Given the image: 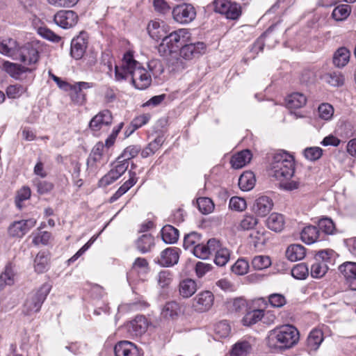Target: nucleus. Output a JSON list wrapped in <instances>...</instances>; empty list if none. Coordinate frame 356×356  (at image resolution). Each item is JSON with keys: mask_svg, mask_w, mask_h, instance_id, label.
<instances>
[{"mask_svg": "<svg viewBox=\"0 0 356 356\" xmlns=\"http://www.w3.org/2000/svg\"><path fill=\"white\" fill-rule=\"evenodd\" d=\"M257 219L252 215H246L240 221L237 229L238 230H249L255 227L257 224Z\"/></svg>", "mask_w": 356, "mask_h": 356, "instance_id": "obj_54", "label": "nucleus"}, {"mask_svg": "<svg viewBox=\"0 0 356 356\" xmlns=\"http://www.w3.org/2000/svg\"><path fill=\"white\" fill-rule=\"evenodd\" d=\"M78 15L73 10H60L54 15V22L63 29H70L78 22Z\"/></svg>", "mask_w": 356, "mask_h": 356, "instance_id": "obj_15", "label": "nucleus"}, {"mask_svg": "<svg viewBox=\"0 0 356 356\" xmlns=\"http://www.w3.org/2000/svg\"><path fill=\"white\" fill-rule=\"evenodd\" d=\"M332 251L323 250L318 251L313 258V277H322L327 271V263L331 261Z\"/></svg>", "mask_w": 356, "mask_h": 356, "instance_id": "obj_8", "label": "nucleus"}, {"mask_svg": "<svg viewBox=\"0 0 356 356\" xmlns=\"http://www.w3.org/2000/svg\"><path fill=\"white\" fill-rule=\"evenodd\" d=\"M147 67L149 70L148 72L154 78L159 77L164 71V67L161 61L156 58H153L148 61Z\"/></svg>", "mask_w": 356, "mask_h": 356, "instance_id": "obj_46", "label": "nucleus"}, {"mask_svg": "<svg viewBox=\"0 0 356 356\" xmlns=\"http://www.w3.org/2000/svg\"><path fill=\"white\" fill-rule=\"evenodd\" d=\"M216 245H218V240L211 238L207 241V244H200V243L193 247V252L196 257L206 259L209 258L211 254H213V252L215 250Z\"/></svg>", "mask_w": 356, "mask_h": 356, "instance_id": "obj_23", "label": "nucleus"}, {"mask_svg": "<svg viewBox=\"0 0 356 356\" xmlns=\"http://www.w3.org/2000/svg\"><path fill=\"white\" fill-rule=\"evenodd\" d=\"M51 289L50 284L44 283L37 291L30 294L24 304L22 312L25 315H32L39 312Z\"/></svg>", "mask_w": 356, "mask_h": 356, "instance_id": "obj_6", "label": "nucleus"}, {"mask_svg": "<svg viewBox=\"0 0 356 356\" xmlns=\"http://www.w3.org/2000/svg\"><path fill=\"white\" fill-rule=\"evenodd\" d=\"M131 77V82L136 88L145 90L152 83L151 74L144 68L140 63L134 60L130 52L124 54L120 66L115 67V78L121 81Z\"/></svg>", "mask_w": 356, "mask_h": 356, "instance_id": "obj_1", "label": "nucleus"}, {"mask_svg": "<svg viewBox=\"0 0 356 356\" xmlns=\"http://www.w3.org/2000/svg\"><path fill=\"white\" fill-rule=\"evenodd\" d=\"M140 150V147L138 145H129L124 149L122 154L118 157V160L129 162L128 161L136 157Z\"/></svg>", "mask_w": 356, "mask_h": 356, "instance_id": "obj_50", "label": "nucleus"}, {"mask_svg": "<svg viewBox=\"0 0 356 356\" xmlns=\"http://www.w3.org/2000/svg\"><path fill=\"white\" fill-rule=\"evenodd\" d=\"M161 237L167 244L175 243L179 238V230L170 225H166L161 229Z\"/></svg>", "mask_w": 356, "mask_h": 356, "instance_id": "obj_39", "label": "nucleus"}, {"mask_svg": "<svg viewBox=\"0 0 356 356\" xmlns=\"http://www.w3.org/2000/svg\"><path fill=\"white\" fill-rule=\"evenodd\" d=\"M212 268L211 265L199 261L195 265V273L198 277H202Z\"/></svg>", "mask_w": 356, "mask_h": 356, "instance_id": "obj_62", "label": "nucleus"}, {"mask_svg": "<svg viewBox=\"0 0 356 356\" xmlns=\"http://www.w3.org/2000/svg\"><path fill=\"white\" fill-rule=\"evenodd\" d=\"M206 45L204 42H198L183 44L179 49V57H175L176 61L173 63L177 70H181L187 67L186 61H189L202 54L205 51Z\"/></svg>", "mask_w": 356, "mask_h": 356, "instance_id": "obj_5", "label": "nucleus"}, {"mask_svg": "<svg viewBox=\"0 0 356 356\" xmlns=\"http://www.w3.org/2000/svg\"><path fill=\"white\" fill-rule=\"evenodd\" d=\"M251 159V152L248 149H244L238 152L237 154H234L232 156L230 163L232 168L235 169H239L249 163Z\"/></svg>", "mask_w": 356, "mask_h": 356, "instance_id": "obj_28", "label": "nucleus"}, {"mask_svg": "<svg viewBox=\"0 0 356 356\" xmlns=\"http://www.w3.org/2000/svg\"><path fill=\"white\" fill-rule=\"evenodd\" d=\"M213 6L216 12L225 15L227 19H236L241 15L240 6L230 0H215Z\"/></svg>", "mask_w": 356, "mask_h": 356, "instance_id": "obj_9", "label": "nucleus"}, {"mask_svg": "<svg viewBox=\"0 0 356 356\" xmlns=\"http://www.w3.org/2000/svg\"><path fill=\"white\" fill-rule=\"evenodd\" d=\"M92 86V83L85 81L76 82L73 84L72 88L68 91L71 100L77 105L84 104L86 101V95L83 90L91 88Z\"/></svg>", "mask_w": 356, "mask_h": 356, "instance_id": "obj_14", "label": "nucleus"}, {"mask_svg": "<svg viewBox=\"0 0 356 356\" xmlns=\"http://www.w3.org/2000/svg\"><path fill=\"white\" fill-rule=\"evenodd\" d=\"M179 249L175 247L168 248L161 252L158 264L164 267L172 266L177 264L179 258Z\"/></svg>", "mask_w": 356, "mask_h": 356, "instance_id": "obj_21", "label": "nucleus"}, {"mask_svg": "<svg viewBox=\"0 0 356 356\" xmlns=\"http://www.w3.org/2000/svg\"><path fill=\"white\" fill-rule=\"evenodd\" d=\"M255 177L252 172H243L238 179V186L243 191H249L255 185Z\"/></svg>", "mask_w": 356, "mask_h": 356, "instance_id": "obj_40", "label": "nucleus"}, {"mask_svg": "<svg viewBox=\"0 0 356 356\" xmlns=\"http://www.w3.org/2000/svg\"><path fill=\"white\" fill-rule=\"evenodd\" d=\"M104 162L100 156H95L92 154H90L88 159H87V166L88 170L90 172L95 173L97 170L102 166Z\"/></svg>", "mask_w": 356, "mask_h": 356, "instance_id": "obj_56", "label": "nucleus"}, {"mask_svg": "<svg viewBox=\"0 0 356 356\" xmlns=\"http://www.w3.org/2000/svg\"><path fill=\"white\" fill-rule=\"evenodd\" d=\"M38 34L44 39L54 42H58L61 38L46 27H40L38 30Z\"/></svg>", "mask_w": 356, "mask_h": 356, "instance_id": "obj_58", "label": "nucleus"}, {"mask_svg": "<svg viewBox=\"0 0 356 356\" xmlns=\"http://www.w3.org/2000/svg\"><path fill=\"white\" fill-rule=\"evenodd\" d=\"M306 97L300 92H294L289 95L286 99V104L289 109H297L306 104Z\"/></svg>", "mask_w": 356, "mask_h": 356, "instance_id": "obj_36", "label": "nucleus"}, {"mask_svg": "<svg viewBox=\"0 0 356 356\" xmlns=\"http://www.w3.org/2000/svg\"><path fill=\"white\" fill-rule=\"evenodd\" d=\"M181 312L179 304L175 301L167 302L162 309L161 317L166 320H175Z\"/></svg>", "mask_w": 356, "mask_h": 356, "instance_id": "obj_31", "label": "nucleus"}, {"mask_svg": "<svg viewBox=\"0 0 356 356\" xmlns=\"http://www.w3.org/2000/svg\"><path fill=\"white\" fill-rule=\"evenodd\" d=\"M273 203L267 196L258 197L252 207V211L259 216H266L273 209Z\"/></svg>", "mask_w": 356, "mask_h": 356, "instance_id": "obj_24", "label": "nucleus"}, {"mask_svg": "<svg viewBox=\"0 0 356 356\" xmlns=\"http://www.w3.org/2000/svg\"><path fill=\"white\" fill-rule=\"evenodd\" d=\"M42 49L40 42L37 40H33L19 47L18 58L25 65L35 64L39 60V51Z\"/></svg>", "mask_w": 356, "mask_h": 356, "instance_id": "obj_7", "label": "nucleus"}, {"mask_svg": "<svg viewBox=\"0 0 356 356\" xmlns=\"http://www.w3.org/2000/svg\"><path fill=\"white\" fill-rule=\"evenodd\" d=\"M268 314V313L266 314V315ZM265 316L266 314L263 309H253L246 312L241 322L245 326H251L261 321L263 318H265Z\"/></svg>", "mask_w": 356, "mask_h": 356, "instance_id": "obj_30", "label": "nucleus"}, {"mask_svg": "<svg viewBox=\"0 0 356 356\" xmlns=\"http://www.w3.org/2000/svg\"><path fill=\"white\" fill-rule=\"evenodd\" d=\"M213 254H215L214 263L218 266H225L230 258L229 250L227 248L222 246L219 241H218V245L215 248Z\"/></svg>", "mask_w": 356, "mask_h": 356, "instance_id": "obj_29", "label": "nucleus"}, {"mask_svg": "<svg viewBox=\"0 0 356 356\" xmlns=\"http://www.w3.org/2000/svg\"><path fill=\"white\" fill-rule=\"evenodd\" d=\"M128 167L129 162L118 159L113 168L99 180V186L106 187L111 184L127 171Z\"/></svg>", "mask_w": 356, "mask_h": 356, "instance_id": "obj_11", "label": "nucleus"}, {"mask_svg": "<svg viewBox=\"0 0 356 356\" xmlns=\"http://www.w3.org/2000/svg\"><path fill=\"white\" fill-rule=\"evenodd\" d=\"M165 141L163 136L159 135L153 141L149 143L140 152L143 158H147L154 154L162 146Z\"/></svg>", "mask_w": 356, "mask_h": 356, "instance_id": "obj_34", "label": "nucleus"}, {"mask_svg": "<svg viewBox=\"0 0 356 356\" xmlns=\"http://www.w3.org/2000/svg\"><path fill=\"white\" fill-rule=\"evenodd\" d=\"M299 340V332L293 325H284L271 330L267 338L268 346L275 350L293 347Z\"/></svg>", "mask_w": 356, "mask_h": 356, "instance_id": "obj_3", "label": "nucleus"}, {"mask_svg": "<svg viewBox=\"0 0 356 356\" xmlns=\"http://www.w3.org/2000/svg\"><path fill=\"white\" fill-rule=\"evenodd\" d=\"M37 191L43 195L49 193L54 188V185L46 181H38L36 184Z\"/></svg>", "mask_w": 356, "mask_h": 356, "instance_id": "obj_64", "label": "nucleus"}, {"mask_svg": "<svg viewBox=\"0 0 356 356\" xmlns=\"http://www.w3.org/2000/svg\"><path fill=\"white\" fill-rule=\"evenodd\" d=\"M15 282V272L11 264L6 265L5 270L0 275V290L6 286H11Z\"/></svg>", "mask_w": 356, "mask_h": 356, "instance_id": "obj_44", "label": "nucleus"}, {"mask_svg": "<svg viewBox=\"0 0 356 356\" xmlns=\"http://www.w3.org/2000/svg\"><path fill=\"white\" fill-rule=\"evenodd\" d=\"M179 290L183 298H190L196 292L197 284L192 279L184 280L179 283Z\"/></svg>", "mask_w": 356, "mask_h": 356, "instance_id": "obj_38", "label": "nucleus"}, {"mask_svg": "<svg viewBox=\"0 0 356 356\" xmlns=\"http://www.w3.org/2000/svg\"><path fill=\"white\" fill-rule=\"evenodd\" d=\"M88 34L86 32H81L72 40L70 54L76 60L81 59L83 56L88 46Z\"/></svg>", "mask_w": 356, "mask_h": 356, "instance_id": "obj_13", "label": "nucleus"}, {"mask_svg": "<svg viewBox=\"0 0 356 356\" xmlns=\"http://www.w3.org/2000/svg\"><path fill=\"white\" fill-rule=\"evenodd\" d=\"M318 113L321 119L330 120L334 114V108L328 103H323L318 106Z\"/></svg>", "mask_w": 356, "mask_h": 356, "instance_id": "obj_51", "label": "nucleus"}, {"mask_svg": "<svg viewBox=\"0 0 356 356\" xmlns=\"http://www.w3.org/2000/svg\"><path fill=\"white\" fill-rule=\"evenodd\" d=\"M35 223L36 220L33 218L15 221L8 228L9 234L13 237L21 238L33 227Z\"/></svg>", "mask_w": 356, "mask_h": 356, "instance_id": "obj_16", "label": "nucleus"}, {"mask_svg": "<svg viewBox=\"0 0 356 356\" xmlns=\"http://www.w3.org/2000/svg\"><path fill=\"white\" fill-rule=\"evenodd\" d=\"M49 257L46 252H40L34 260V268L38 273H42L47 270Z\"/></svg>", "mask_w": 356, "mask_h": 356, "instance_id": "obj_43", "label": "nucleus"}, {"mask_svg": "<svg viewBox=\"0 0 356 356\" xmlns=\"http://www.w3.org/2000/svg\"><path fill=\"white\" fill-rule=\"evenodd\" d=\"M249 268V263L246 259H239L232 266V270L236 275H243L248 273Z\"/></svg>", "mask_w": 356, "mask_h": 356, "instance_id": "obj_55", "label": "nucleus"}, {"mask_svg": "<svg viewBox=\"0 0 356 356\" xmlns=\"http://www.w3.org/2000/svg\"><path fill=\"white\" fill-rule=\"evenodd\" d=\"M148 327L147 319L143 316H137L127 325L128 332L133 336H140L144 334Z\"/></svg>", "mask_w": 356, "mask_h": 356, "instance_id": "obj_25", "label": "nucleus"}, {"mask_svg": "<svg viewBox=\"0 0 356 356\" xmlns=\"http://www.w3.org/2000/svg\"><path fill=\"white\" fill-rule=\"evenodd\" d=\"M271 265V259L266 255L255 256L252 260V266L256 270H261Z\"/></svg>", "mask_w": 356, "mask_h": 356, "instance_id": "obj_45", "label": "nucleus"}, {"mask_svg": "<svg viewBox=\"0 0 356 356\" xmlns=\"http://www.w3.org/2000/svg\"><path fill=\"white\" fill-rule=\"evenodd\" d=\"M313 230L316 231L315 239L313 238V243L318 240L324 239V235L333 234L335 231V226L332 220L329 218H322L318 220L317 227L313 226Z\"/></svg>", "mask_w": 356, "mask_h": 356, "instance_id": "obj_18", "label": "nucleus"}, {"mask_svg": "<svg viewBox=\"0 0 356 356\" xmlns=\"http://www.w3.org/2000/svg\"><path fill=\"white\" fill-rule=\"evenodd\" d=\"M199 210L204 214L211 213L214 209L212 200L209 197H200L197 200Z\"/></svg>", "mask_w": 356, "mask_h": 356, "instance_id": "obj_53", "label": "nucleus"}, {"mask_svg": "<svg viewBox=\"0 0 356 356\" xmlns=\"http://www.w3.org/2000/svg\"><path fill=\"white\" fill-rule=\"evenodd\" d=\"M285 225V219L282 214L273 213L266 220L267 227L276 232H281Z\"/></svg>", "mask_w": 356, "mask_h": 356, "instance_id": "obj_33", "label": "nucleus"}, {"mask_svg": "<svg viewBox=\"0 0 356 356\" xmlns=\"http://www.w3.org/2000/svg\"><path fill=\"white\" fill-rule=\"evenodd\" d=\"M214 332L219 338H226L231 334V326L227 321H221L215 325Z\"/></svg>", "mask_w": 356, "mask_h": 356, "instance_id": "obj_47", "label": "nucleus"}, {"mask_svg": "<svg viewBox=\"0 0 356 356\" xmlns=\"http://www.w3.org/2000/svg\"><path fill=\"white\" fill-rule=\"evenodd\" d=\"M213 302V294L209 291H204L200 292L193 299L192 307L196 312H204L212 307Z\"/></svg>", "mask_w": 356, "mask_h": 356, "instance_id": "obj_12", "label": "nucleus"}, {"mask_svg": "<svg viewBox=\"0 0 356 356\" xmlns=\"http://www.w3.org/2000/svg\"><path fill=\"white\" fill-rule=\"evenodd\" d=\"M175 21L185 24L193 22L196 17V10L190 3H182L175 6L172 11Z\"/></svg>", "mask_w": 356, "mask_h": 356, "instance_id": "obj_10", "label": "nucleus"}, {"mask_svg": "<svg viewBox=\"0 0 356 356\" xmlns=\"http://www.w3.org/2000/svg\"><path fill=\"white\" fill-rule=\"evenodd\" d=\"M305 254V248L298 244L291 245L286 250V257L291 261H296L303 259Z\"/></svg>", "mask_w": 356, "mask_h": 356, "instance_id": "obj_37", "label": "nucleus"}, {"mask_svg": "<svg viewBox=\"0 0 356 356\" xmlns=\"http://www.w3.org/2000/svg\"><path fill=\"white\" fill-rule=\"evenodd\" d=\"M201 241V235L197 232H193L184 236V248L185 249L193 248Z\"/></svg>", "mask_w": 356, "mask_h": 356, "instance_id": "obj_52", "label": "nucleus"}, {"mask_svg": "<svg viewBox=\"0 0 356 356\" xmlns=\"http://www.w3.org/2000/svg\"><path fill=\"white\" fill-rule=\"evenodd\" d=\"M115 356H140L138 347L129 341H120L114 346Z\"/></svg>", "mask_w": 356, "mask_h": 356, "instance_id": "obj_22", "label": "nucleus"}, {"mask_svg": "<svg viewBox=\"0 0 356 356\" xmlns=\"http://www.w3.org/2000/svg\"><path fill=\"white\" fill-rule=\"evenodd\" d=\"M150 119V115L149 114H143L140 115L136 118H135L132 122L131 124L134 127V129H137L142 126L146 124Z\"/></svg>", "mask_w": 356, "mask_h": 356, "instance_id": "obj_63", "label": "nucleus"}, {"mask_svg": "<svg viewBox=\"0 0 356 356\" xmlns=\"http://www.w3.org/2000/svg\"><path fill=\"white\" fill-rule=\"evenodd\" d=\"M252 344L249 341L240 340L232 347L231 356H248L252 352Z\"/></svg>", "mask_w": 356, "mask_h": 356, "instance_id": "obj_35", "label": "nucleus"}, {"mask_svg": "<svg viewBox=\"0 0 356 356\" xmlns=\"http://www.w3.org/2000/svg\"><path fill=\"white\" fill-rule=\"evenodd\" d=\"M138 250L142 253L149 252L154 245V238L149 234H143L136 242Z\"/></svg>", "mask_w": 356, "mask_h": 356, "instance_id": "obj_42", "label": "nucleus"}, {"mask_svg": "<svg viewBox=\"0 0 356 356\" xmlns=\"http://www.w3.org/2000/svg\"><path fill=\"white\" fill-rule=\"evenodd\" d=\"M350 13V7L348 5L342 4L337 6L332 11V16L337 21L346 19Z\"/></svg>", "mask_w": 356, "mask_h": 356, "instance_id": "obj_48", "label": "nucleus"}, {"mask_svg": "<svg viewBox=\"0 0 356 356\" xmlns=\"http://www.w3.org/2000/svg\"><path fill=\"white\" fill-rule=\"evenodd\" d=\"M229 206L236 211H243L247 208L245 199L239 197H232L229 200Z\"/></svg>", "mask_w": 356, "mask_h": 356, "instance_id": "obj_59", "label": "nucleus"}, {"mask_svg": "<svg viewBox=\"0 0 356 356\" xmlns=\"http://www.w3.org/2000/svg\"><path fill=\"white\" fill-rule=\"evenodd\" d=\"M189 38L190 33L187 29H179L172 31L162 38V42L158 47V51L161 56L175 58L177 56V51L180 47L185 44Z\"/></svg>", "mask_w": 356, "mask_h": 356, "instance_id": "obj_4", "label": "nucleus"}, {"mask_svg": "<svg viewBox=\"0 0 356 356\" xmlns=\"http://www.w3.org/2000/svg\"><path fill=\"white\" fill-rule=\"evenodd\" d=\"M321 79L333 87H340L343 85L345 78L341 72L332 71L321 76Z\"/></svg>", "mask_w": 356, "mask_h": 356, "instance_id": "obj_32", "label": "nucleus"}, {"mask_svg": "<svg viewBox=\"0 0 356 356\" xmlns=\"http://www.w3.org/2000/svg\"><path fill=\"white\" fill-rule=\"evenodd\" d=\"M26 90V88L22 85H11L6 88V94L9 98L15 99L20 97Z\"/></svg>", "mask_w": 356, "mask_h": 356, "instance_id": "obj_57", "label": "nucleus"}, {"mask_svg": "<svg viewBox=\"0 0 356 356\" xmlns=\"http://www.w3.org/2000/svg\"><path fill=\"white\" fill-rule=\"evenodd\" d=\"M19 44L10 38H0V53L17 60L18 58Z\"/></svg>", "mask_w": 356, "mask_h": 356, "instance_id": "obj_19", "label": "nucleus"}, {"mask_svg": "<svg viewBox=\"0 0 356 356\" xmlns=\"http://www.w3.org/2000/svg\"><path fill=\"white\" fill-rule=\"evenodd\" d=\"M31 197V189L29 187L24 186L20 190L17 191L16 198H15V204L16 206L19 208H22L21 202L28 200Z\"/></svg>", "mask_w": 356, "mask_h": 356, "instance_id": "obj_60", "label": "nucleus"}, {"mask_svg": "<svg viewBox=\"0 0 356 356\" xmlns=\"http://www.w3.org/2000/svg\"><path fill=\"white\" fill-rule=\"evenodd\" d=\"M295 172L293 156L286 151L280 150L273 156L270 164V175L280 181V186L285 190L297 188L296 181H289Z\"/></svg>", "mask_w": 356, "mask_h": 356, "instance_id": "obj_2", "label": "nucleus"}, {"mask_svg": "<svg viewBox=\"0 0 356 356\" xmlns=\"http://www.w3.org/2000/svg\"><path fill=\"white\" fill-rule=\"evenodd\" d=\"M343 275L346 284L353 291H356V263L346 262L339 268Z\"/></svg>", "mask_w": 356, "mask_h": 356, "instance_id": "obj_20", "label": "nucleus"}, {"mask_svg": "<svg viewBox=\"0 0 356 356\" xmlns=\"http://www.w3.org/2000/svg\"><path fill=\"white\" fill-rule=\"evenodd\" d=\"M350 57V52L346 47H339L333 54V65L337 68H343L348 63Z\"/></svg>", "mask_w": 356, "mask_h": 356, "instance_id": "obj_26", "label": "nucleus"}, {"mask_svg": "<svg viewBox=\"0 0 356 356\" xmlns=\"http://www.w3.org/2000/svg\"><path fill=\"white\" fill-rule=\"evenodd\" d=\"M2 67L10 76L16 79H19L20 75L23 73L31 71L25 65L22 66L10 61H4L2 64Z\"/></svg>", "mask_w": 356, "mask_h": 356, "instance_id": "obj_27", "label": "nucleus"}, {"mask_svg": "<svg viewBox=\"0 0 356 356\" xmlns=\"http://www.w3.org/2000/svg\"><path fill=\"white\" fill-rule=\"evenodd\" d=\"M113 116L110 111L104 110L95 115L89 123L90 129L93 131H98L104 127L111 124Z\"/></svg>", "mask_w": 356, "mask_h": 356, "instance_id": "obj_17", "label": "nucleus"}, {"mask_svg": "<svg viewBox=\"0 0 356 356\" xmlns=\"http://www.w3.org/2000/svg\"><path fill=\"white\" fill-rule=\"evenodd\" d=\"M292 276L297 280H305L309 275V268L306 264H296L291 270Z\"/></svg>", "mask_w": 356, "mask_h": 356, "instance_id": "obj_49", "label": "nucleus"}, {"mask_svg": "<svg viewBox=\"0 0 356 356\" xmlns=\"http://www.w3.org/2000/svg\"><path fill=\"white\" fill-rule=\"evenodd\" d=\"M227 306L230 312L240 314L247 310L248 302L245 299L239 297L227 300Z\"/></svg>", "mask_w": 356, "mask_h": 356, "instance_id": "obj_41", "label": "nucleus"}, {"mask_svg": "<svg viewBox=\"0 0 356 356\" xmlns=\"http://www.w3.org/2000/svg\"><path fill=\"white\" fill-rule=\"evenodd\" d=\"M268 300L273 307H282L286 302L285 297L280 293L270 294L268 297Z\"/></svg>", "mask_w": 356, "mask_h": 356, "instance_id": "obj_61", "label": "nucleus"}]
</instances>
